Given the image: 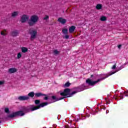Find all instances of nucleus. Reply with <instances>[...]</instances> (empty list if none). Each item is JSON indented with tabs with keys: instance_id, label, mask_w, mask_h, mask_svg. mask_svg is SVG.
Returning a JSON list of instances; mask_svg holds the SVG:
<instances>
[{
	"instance_id": "nucleus-5",
	"label": "nucleus",
	"mask_w": 128,
	"mask_h": 128,
	"mask_svg": "<svg viewBox=\"0 0 128 128\" xmlns=\"http://www.w3.org/2000/svg\"><path fill=\"white\" fill-rule=\"evenodd\" d=\"M24 116V111L20 110L16 112H13L12 114L8 115V118H16V116Z\"/></svg>"
},
{
	"instance_id": "nucleus-28",
	"label": "nucleus",
	"mask_w": 128,
	"mask_h": 128,
	"mask_svg": "<svg viewBox=\"0 0 128 128\" xmlns=\"http://www.w3.org/2000/svg\"><path fill=\"white\" fill-rule=\"evenodd\" d=\"M22 58V54L19 52L18 54V58Z\"/></svg>"
},
{
	"instance_id": "nucleus-41",
	"label": "nucleus",
	"mask_w": 128,
	"mask_h": 128,
	"mask_svg": "<svg viewBox=\"0 0 128 128\" xmlns=\"http://www.w3.org/2000/svg\"><path fill=\"white\" fill-rule=\"evenodd\" d=\"M2 122V121L0 120V124Z\"/></svg>"
},
{
	"instance_id": "nucleus-23",
	"label": "nucleus",
	"mask_w": 128,
	"mask_h": 128,
	"mask_svg": "<svg viewBox=\"0 0 128 128\" xmlns=\"http://www.w3.org/2000/svg\"><path fill=\"white\" fill-rule=\"evenodd\" d=\"M70 86V83L69 82H68L64 84V88H68Z\"/></svg>"
},
{
	"instance_id": "nucleus-9",
	"label": "nucleus",
	"mask_w": 128,
	"mask_h": 128,
	"mask_svg": "<svg viewBox=\"0 0 128 128\" xmlns=\"http://www.w3.org/2000/svg\"><path fill=\"white\" fill-rule=\"evenodd\" d=\"M18 34H20V32H18V30H14L10 33V35L11 36H13V38L18 36Z\"/></svg>"
},
{
	"instance_id": "nucleus-15",
	"label": "nucleus",
	"mask_w": 128,
	"mask_h": 128,
	"mask_svg": "<svg viewBox=\"0 0 128 128\" xmlns=\"http://www.w3.org/2000/svg\"><path fill=\"white\" fill-rule=\"evenodd\" d=\"M18 70L16 68H10L8 70L9 74H14V72H16Z\"/></svg>"
},
{
	"instance_id": "nucleus-38",
	"label": "nucleus",
	"mask_w": 128,
	"mask_h": 128,
	"mask_svg": "<svg viewBox=\"0 0 128 128\" xmlns=\"http://www.w3.org/2000/svg\"><path fill=\"white\" fill-rule=\"evenodd\" d=\"M90 80L88 79V80Z\"/></svg>"
},
{
	"instance_id": "nucleus-22",
	"label": "nucleus",
	"mask_w": 128,
	"mask_h": 128,
	"mask_svg": "<svg viewBox=\"0 0 128 128\" xmlns=\"http://www.w3.org/2000/svg\"><path fill=\"white\" fill-rule=\"evenodd\" d=\"M100 20L102 22H106V17L104 16H101Z\"/></svg>"
},
{
	"instance_id": "nucleus-30",
	"label": "nucleus",
	"mask_w": 128,
	"mask_h": 128,
	"mask_svg": "<svg viewBox=\"0 0 128 128\" xmlns=\"http://www.w3.org/2000/svg\"><path fill=\"white\" fill-rule=\"evenodd\" d=\"M116 64L113 66L112 68V70H116Z\"/></svg>"
},
{
	"instance_id": "nucleus-1",
	"label": "nucleus",
	"mask_w": 128,
	"mask_h": 128,
	"mask_svg": "<svg viewBox=\"0 0 128 128\" xmlns=\"http://www.w3.org/2000/svg\"><path fill=\"white\" fill-rule=\"evenodd\" d=\"M78 92L74 91L70 93V89L68 88H65L63 92L60 93V95L62 96H67V98H72L74 94H76Z\"/></svg>"
},
{
	"instance_id": "nucleus-31",
	"label": "nucleus",
	"mask_w": 128,
	"mask_h": 128,
	"mask_svg": "<svg viewBox=\"0 0 128 128\" xmlns=\"http://www.w3.org/2000/svg\"><path fill=\"white\" fill-rule=\"evenodd\" d=\"M4 84V81H0V86Z\"/></svg>"
},
{
	"instance_id": "nucleus-16",
	"label": "nucleus",
	"mask_w": 128,
	"mask_h": 128,
	"mask_svg": "<svg viewBox=\"0 0 128 128\" xmlns=\"http://www.w3.org/2000/svg\"><path fill=\"white\" fill-rule=\"evenodd\" d=\"M74 30H76V26H71L69 28V32H70V34H72V32H74Z\"/></svg>"
},
{
	"instance_id": "nucleus-11",
	"label": "nucleus",
	"mask_w": 128,
	"mask_h": 128,
	"mask_svg": "<svg viewBox=\"0 0 128 128\" xmlns=\"http://www.w3.org/2000/svg\"><path fill=\"white\" fill-rule=\"evenodd\" d=\"M100 80L92 81V80H86V84H88V86H94L96 84H98Z\"/></svg>"
},
{
	"instance_id": "nucleus-10",
	"label": "nucleus",
	"mask_w": 128,
	"mask_h": 128,
	"mask_svg": "<svg viewBox=\"0 0 128 128\" xmlns=\"http://www.w3.org/2000/svg\"><path fill=\"white\" fill-rule=\"evenodd\" d=\"M51 98L52 100H54V102H58V100H64V97H61L60 98H58L56 96H52Z\"/></svg>"
},
{
	"instance_id": "nucleus-17",
	"label": "nucleus",
	"mask_w": 128,
	"mask_h": 128,
	"mask_svg": "<svg viewBox=\"0 0 128 128\" xmlns=\"http://www.w3.org/2000/svg\"><path fill=\"white\" fill-rule=\"evenodd\" d=\"M18 16V12H14L12 13V18H16V16Z\"/></svg>"
},
{
	"instance_id": "nucleus-34",
	"label": "nucleus",
	"mask_w": 128,
	"mask_h": 128,
	"mask_svg": "<svg viewBox=\"0 0 128 128\" xmlns=\"http://www.w3.org/2000/svg\"><path fill=\"white\" fill-rule=\"evenodd\" d=\"M122 48V45L120 44L118 46V48Z\"/></svg>"
},
{
	"instance_id": "nucleus-35",
	"label": "nucleus",
	"mask_w": 128,
	"mask_h": 128,
	"mask_svg": "<svg viewBox=\"0 0 128 128\" xmlns=\"http://www.w3.org/2000/svg\"><path fill=\"white\" fill-rule=\"evenodd\" d=\"M120 100L124 99V96H120Z\"/></svg>"
},
{
	"instance_id": "nucleus-21",
	"label": "nucleus",
	"mask_w": 128,
	"mask_h": 128,
	"mask_svg": "<svg viewBox=\"0 0 128 128\" xmlns=\"http://www.w3.org/2000/svg\"><path fill=\"white\" fill-rule=\"evenodd\" d=\"M102 4H98L96 6V10H102Z\"/></svg>"
},
{
	"instance_id": "nucleus-42",
	"label": "nucleus",
	"mask_w": 128,
	"mask_h": 128,
	"mask_svg": "<svg viewBox=\"0 0 128 128\" xmlns=\"http://www.w3.org/2000/svg\"><path fill=\"white\" fill-rule=\"evenodd\" d=\"M121 70V68L119 69V70Z\"/></svg>"
},
{
	"instance_id": "nucleus-14",
	"label": "nucleus",
	"mask_w": 128,
	"mask_h": 128,
	"mask_svg": "<svg viewBox=\"0 0 128 128\" xmlns=\"http://www.w3.org/2000/svg\"><path fill=\"white\" fill-rule=\"evenodd\" d=\"M47 96L46 94H44L42 92H37L35 94V96H36V98H40V96Z\"/></svg>"
},
{
	"instance_id": "nucleus-32",
	"label": "nucleus",
	"mask_w": 128,
	"mask_h": 128,
	"mask_svg": "<svg viewBox=\"0 0 128 128\" xmlns=\"http://www.w3.org/2000/svg\"><path fill=\"white\" fill-rule=\"evenodd\" d=\"M44 100H48V96H45L44 98Z\"/></svg>"
},
{
	"instance_id": "nucleus-7",
	"label": "nucleus",
	"mask_w": 128,
	"mask_h": 128,
	"mask_svg": "<svg viewBox=\"0 0 128 128\" xmlns=\"http://www.w3.org/2000/svg\"><path fill=\"white\" fill-rule=\"evenodd\" d=\"M48 104V102H44L40 104L39 105L34 106V110H40V108H44V106H46Z\"/></svg>"
},
{
	"instance_id": "nucleus-20",
	"label": "nucleus",
	"mask_w": 128,
	"mask_h": 128,
	"mask_svg": "<svg viewBox=\"0 0 128 128\" xmlns=\"http://www.w3.org/2000/svg\"><path fill=\"white\" fill-rule=\"evenodd\" d=\"M28 48H26V47H22V52H26L28 51Z\"/></svg>"
},
{
	"instance_id": "nucleus-36",
	"label": "nucleus",
	"mask_w": 128,
	"mask_h": 128,
	"mask_svg": "<svg viewBox=\"0 0 128 128\" xmlns=\"http://www.w3.org/2000/svg\"><path fill=\"white\" fill-rule=\"evenodd\" d=\"M106 114H108V110H106Z\"/></svg>"
},
{
	"instance_id": "nucleus-39",
	"label": "nucleus",
	"mask_w": 128,
	"mask_h": 128,
	"mask_svg": "<svg viewBox=\"0 0 128 128\" xmlns=\"http://www.w3.org/2000/svg\"><path fill=\"white\" fill-rule=\"evenodd\" d=\"M124 94H126V92H124Z\"/></svg>"
},
{
	"instance_id": "nucleus-18",
	"label": "nucleus",
	"mask_w": 128,
	"mask_h": 128,
	"mask_svg": "<svg viewBox=\"0 0 128 128\" xmlns=\"http://www.w3.org/2000/svg\"><path fill=\"white\" fill-rule=\"evenodd\" d=\"M34 95L36 96V94H34V92H30L28 94V96H30V98H34Z\"/></svg>"
},
{
	"instance_id": "nucleus-4",
	"label": "nucleus",
	"mask_w": 128,
	"mask_h": 128,
	"mask_svg": "<svg viewBox=\"0 0 128 128\" xmlns=\"http://www.w3.org/2000/svg\"><path fill=\"white\" fill-rule=\"evenodd\" d=\"M34 105H30L27 106H23L21 108V110L24 112H34V110H34Z\"/></svg>"
},
{
	"instance_id": "nucleus-40",
	"label": "nucleus",
	"mask_w": 128,
	"mask_h": 128,
	"mask_svg": "<svg viewBox=\"0 0 128 128\" xmlns=\"http://www.w3.org/2000/svg\"><path fill=\"white\" fill-rule=\"evenodd\" d=\"M125 96H128V95H126Z\"/></svg>"
},
{
	"instance_id": "nucleus-37",
	"label": "nucleus",
	"mask_w": 128,
	"mask_h": 128,
	"mask_svg": "<svg viewBox=\"0 0 128 128\" xmlns=\"http://www.w3.org/2000/svg\"><path fill=\"white\" fill-rule=\"evenodd\" d=\"M91 78H94V76L93 75H91Z\"/></svg>"
},
{
	"instance_id": "nucleus-43",
	"label": "nucleus",
	"mask_w": 128,
	"mask_h": 128,
	"mask_svg": "<svg viewBox=\"0 0 128 128\" xmlns=\"http://www.w3.org/2000/svg\"><path fill=\"white\" fill-rule=\"evenodd\" d=\"M121 70V68L119 69V70Z\"/></svg>"
},
{
	"instance_id": "nucleus-3",
	"label": "nucleus",
	"mask_w": 128,
	"mask_h": 128,
	"mask_svg": "<svg viewBox=\"0 0 128 128\" xmlns=\"http://www.w3.org/2000/svg\"><path fill=\"white\" fill-rule=\"evenodd\" d=\"M28 33L31 36L30 38V40H34V39L36 38V36L38 34V31L36 30L30 28Z\"/></svg>"
},
{
	"instance_id": "nucleus-19",
	"label": "nucleus",
	"mask_w": 128,
	"mask_h": 128,
	"mask_svg": "<svg viewBox=\"0 0 128 128\" xmlns=\"http://www.w3.org/2000/svg\"><path fill=\"white\" fill-rule=\"evenodd\" d=\"M68 29L66 28H64L62 30V32L64 34H68Z\"/></svg>"
},
{
	"instance_id": "nucleus-8",
	"label": "nucleus",
	"mask_w": 128,
	"mask_h": 128,
	"mask_svg": "<svg viewBox=\"0 0 128 128\" xmlns=\"http://www.w3.org/2000/svg\"><path fill=\"white\" fill-rule=\"evenodd\" d=\"M116 72L118 71H116L114 72H110L108 74L104 75V76L102 78H101L100 79H98V80H104V78H108L110 76H112V74H116Z\"/></svg>"
},
{
	"instance_id": "nucleus-33",
	"label": "nucleus",
	"mask_w": 128,
	"mask_h": 128,
	"mask_svg": "<svg viewBox=\"0 0 128 128\" xmlns=\"http://www.w3.org/2000/svg\"><path fill=\"white\" fill-rule=\"evenodd\" d=\"M1 34L2 36H6V34L4 33V32H1Z\"/></svg>"
},
{
	"instance_id": "nucleus-29",
	"label": "nucleus",
	"mask_w": 128,
	"mask_h": 128,
	"mask_svg": "<svg viewBox=\"0 0 128 128\" xmlns=\"http://www.w3.org/2000/svg\"><path fill=\"white\" fill-rule=\"evenodd\" d=\"M64 38H66V40L70 38V36H68V34H65Z\"/></svg>"
},
{
	"instance_id": "nucleus-13",
	"label": "nucleus",
	"mask_w": 128,
	"mask_h": 128,
	"mask_svg": "<svg viewBox=\"0 0 128 128\" xmlns=\"http://www.w3.org/2000/svg\"><path fill=\"white\" fill-rule=\"evenodd\" d=\"M58 21L59 22H60V24H66V20L62 18H59L58 20Z\"/></svg>"
},
{
	"instance_id": "nucleus-2",
	"label": "nucleus",
	"mask_w": 128,
	"mask_h": 128,
	"mask_svg": "<svg viewBox=\"0 0 128 128\" xmlns=\"http://www.w3.org/2000/svg\"><path fill=\"white\" fill-rule=\"evenodd\" d=\"M38 16L37 15L32 16L30 18V20L28 22V24L30 26H34V24H36V22H38Z\"/></svg>"
},
{
	"instance_id": "nucleus-25",
	"label": "nucleus",
	"mask_w": 128,
	"mask_h": 128,
	"mask_svg": "<svg viewBox=\"0 0 128 128\" xmlns=\"http://www.w3.org/2000/svg\"><path fill=\"white\" fill-rule=\"evenodd\" d=\"M4 112L6 114H10V109L8 108H5Z\"/></svg>"
},
{
	"instance_id": "nucleus-6",
	"label": "nucleus",
	"mask_w": 128,
	"mask_h": 128,
	"mask_svg": "<svg viewBox=\"0 0 128 128\" xmlns=\"http://www.w3.org/2000/svg\"><path fill=\"white\" fill-rule=\"evenodd\" d=\"M28 18H30V16L27 14H23L20 17V21L22 24H24V22H26L28 20Z\"/></svg>"
},
{
	"instance_id": "nucleus-24",
	"label": "nucleus",
	"mask_w": 128,
	"mask_h": 128,
	"mask_svg": "<svg viewBox=\"0 0 128 128\" xmlns=\"http://www.w3.org/2000/svg\"><path fill=\"white\" fill-rule=\"evenodd\" d=\"M35 104H40V100H36L34 101Z\"/></svg>"
},
{
	"instance_id": "nucleus-26",
	"label": "nucleus",
	"mask_w": 128,
	"mask_h": 128,
	"mask_svg": "<svg viewBox=\"0 0 128 128\" xmlns=\"http://www.w3.org/2000/svg\"><path fill=\"white\" fill-rule=\"evenodd\" d=\"M54 54H60V52L58 51V50H56L54 51Z\"/></svg>"
},
{
	"instance_id": "nucleus-27",
	"label": "nucleus",
	"mask_w": 128,
	"mask_h": 128,
	"mask_svg": "<svg viewBox=\"0 0 128 128\" xmlns=\"http://www.w3.org/2000/svg\"><path fill=\"white\" fill-rule=\"evenodd\" d=\"M49 16L48 15H46L45 17L43 18L44 20H48Z\"/></svg>"
},
{
	"instance_id": "nucleus-12",
	"label": "nucleus",
	"mask_w": 128,
	"mask_h": 128,
	"mask_svg": "<svg viewBox=\"0 0 128 128\" xmlns=\"http://www.w3.org/2000/svg\"><path fill=\"white\" fill-rule=\"evenodd\" d=\"M19 100H30V97L28 96H20L18 98Z\"/></svg>"
}]
</instances>
